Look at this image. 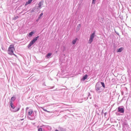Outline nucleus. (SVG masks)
Wrapping results in <instances>:
<instances>
[{"label":"nucleus","mask_w":131,"mask_h":131,"mask_svg":"<svg viewBox=\"0 0 131 131\" xmlns=\"http://www.w3.org/2000/svg\"><path fill=\"white\" fill-rule=\"evenodd\" d=\"M14 51H15V46H14V45H10L8 49V55H10L11 56H12V55H13L15 57H17V55L14 54Z\"/></svg>","instance_id":"1"},{"label":"nucleus","mask_w":131,"mask_h":131,"mask_svg":"<svg viewBox=\"0 0 131 131\" xmlns=\"http://www.w3.org/2000/svg\"><path fill=\"white\" fill-rule=\"evenodd\" d=\"M39 37V36H37L36 37H35L29 44L28 45V48H30V47H31L33 44L35 43V41H36V40H37V39H38V38Z\"/></svg>","instance_id":"2"},{"label":"nucleus","mask_w":131,"mask_h":131,"mask_svg":"<svg viewBox=\"0 0 131 131\" xmlns=\"http://www.w3.org/2000/svg\"><path fill=\"white\" fill-rule=\"evenodd\" d=\"M95 34H96V33L94 32L91 35L89 40V43L91 44L92 43V42H93V40H94V38H95Z\"/></svg>","instance_id":"3"},{"label":"nucleus","mask_w":131,"mask_h":131,"mask_svg":"<svg viewBox=\"0 0 131 131\" xmlns=\"http://www.w3.org/2000/svg\"><path fill=\"white\" fill-rule=\"evenodd\" d=\"M118 110L119 112H120V113H124V110L123 108L118 107Z\"/></svg>","instance_id":"4"},{"label":"nucleus","mask_w":131,"mask_h":131,"mask_svg":"<svg viewBox=\"0 0 131 131\" xmlns=\"http://www.w3.org/2000/svg\"><path fill=\"white\" fill-rule=\"evenodd\" d=\"M122 51H123V48L121 47L120 48H119L117 50V53H121V52H122Z\"/></svg>","instance_id":"5"},{"label":"nucleus","mask_w":131,"mask_h":131,"mask_svg":"<svg viewBox=\"0 0 131 131\" xmlns=\"http://www.w3.org/2000/svg\"><path fill=\"white\" fill-rule=\"evenodd\" d=\"M10 106L12 109H15V107L14 105V104H13V101H10Z\"/></svg>","instance_id":"6"},{"label":"nucleus","mask_w":131,"mask_h":131,"mask_svg":"<svg viewBox=\"0 0 131 131\" xmlns=\"http://www.w3.org/2000/svg\"><path fill=\"white\" fill-rule=\"evenodd\" d=\"M33 0H29L28 2L26 3L25 6H27L28 5H29L30 4H31Z\"/></svg>","instance_id":"7"},{"label":"nucleus","mask_w":131,"mask_h":131,"mask_svg":"<svg viewBox=\"0 0 131 131\" xmlns=\"http://www.w3.org/2000/svg\"><path fill=\"white\" fill-rule=\"evenodd\" d=\"M32 113H33V111L32 110H30L28 112V115L31 116V114H32Z\"/></svg>","instance_id":"8"},{"label":"nucleus","mask_w":131,"mask_h":131,"mask_svg":"<svg viewBox=\"0 0 131 131\" xmlns=\"http://www.w3.org/2000/svg\"><path fill=\"white\" fill-rule=\"evenodd\" d=\"M41 2H40L38 4V9H41Z\"/></svg>","instance_id":"9"},{"label":"nucleus","mask_w":131,"mask_h":131,"mask_svg":"<svg viewBox=\"0 0 131 131\" xmlns=\"http://www.w3.org/2000/svg\"><path fill=\"white\" fill-rule=\"evenodd\" d=\"M33 34H34V33L33 32H31L30 33H29V36L30 37H31V36H32V35H33Z\"/></svg>","instance_id":"10"},{"label":"nucleus","mask_w":131,"mask_h":131,"mask_svg":"<svg viewBox=\"0 0 131 131\" xmlns=\"http://www.w3.org/2000/svg\"><path fill=\"white\" fill-rule=\"evenodd\" d=\"M88 79V75H85L83 77V80H85V79Z\"/></svg>","instance_id":"11"},{"label":"nucleus","mask_w":131,"mask_h":131,"mask_svg":"<svg viewBox=\"0 0 131 131\" xmlns=\"http://www.w3.org/2000/svg\"><path fill=\"white\" fill-rule=\"evenodd\" d=\"M16 100V98H15L14 97H12L11 98V101L10 102H14V101H15Z\"/></svg>","instance_id":"12"},{"label":"nucleus","mask_w":131,"mask_h":131,"mask_svg":"<svg viewBox=\"0 0 131 131\" xmlns=\"http://www.w3.org/2000/svg\"><path fill=\"white\" fill-rule=\"evenodd\" d=\"M76 41H77V38H76L75 40H73V45H75V43H76Z\"/></svg>","instance_id":"13"},{"label":"nucleus","mask_w":131,"mask_h":131,"mask_svg":"<svg viewBox=\"0 0 131 131\" xmlns=\"http://www.w3.org/2000/svg\"><path fill=\"white\" fill-rule=\"evenodd\" d=\"M50 56H52V53H48L47 55V56H46V57H47V58H50Z\"/></svg>","instance_id":"14"},{"label":"nucleus","mask_w":131,"mask_h":131,"mask_svg":"<svg viewBox=\"0 0 131 131\" xmlns=\"http://www.w3.org/2000/svg\"><path fill=\"white\" fill-rule=\"evenodd\" d=\"M100 90H101V88L99 87V86H96V91H100Z\"/></svg>","instance_id":"15"},{"label":"nucleus","mask_w":131,"mask_h":131,"mask_svg":"<svg viewBox=\"0 0 131 131\" xmlns=\"http://www.w3.org/2000/svg\"><path fill=\"white\" fill-rule=\"evenodd\" d=\"M19 110H20V107L17 108L16 109V110L13 111V112H18V111H19Z\"/></svg>","instance_id":"16"},{"label":"nucleus","mask_w":131,"mask_h":131,"mask_svg":"<svg viewBox=\"0 0 131 131\" xmlns=\"http://www.w3.org/2000/svg\"><path fill=\"white\" fill-rule=\"evenodd\" d=\"M42 110H43V111H45L46 112H48V113H51V112L48 111L47 110H46L43 108H42Z\"/></svg>","instance_id":"17"},{"label":"nucleus","mask_w":131,"mask_h":131,"mask_svg":"<svg viewBox=\"0 0 131 131\" xmlns=\"http://www.w3.org/2000/svg\"><path fill=\"white\" fill-rule=\"evenodd\" d=\"M101 83L103 88H105V83L103 82H101Z\"/></svg>","instance_id":"18"},{"label":"nucleus","mask_w":131,"mask_h":131,"mask_svg":"<svg viewBox=\"0 0 131 131\" xmlns=\"http://www.w3.org/2000/svg\"><path fill=\"white\" fill-rule=\"evenodd\" d=\"M19 18V16H16L14 17V18L13 19V20H17V19H18Z\"/></svg>","instance_id":"19"},{"label":"nucleus","mask_w":131,"mask_h":131,"mask_svg":"<svg viewBox=\"0 0 131 131\" xmlns=\"http://www.w3.org/2000/svg\"><path fill=\"white\" fill-rule=\"evenodd\" d=\"M43 15V13H41L40 15H39V19L40 18V17H41Z\"/></svg>","instance_id":"20"},{"label":"nucleus","mask_w":131,"mask_h":131,"mask_svg":"<svg viewBox=\"0 0 131 131\" xmlns=\"http://www.w3.org/2000/svg\"><path fill=\"white\" fill-rule=\"evenodd\" d=\"M38 131H42V128H39L38 129Z\"/></svg>","instance_id":"21"},{"label":"nucleus","mask_w":131,"mask_h":131,"mask_svg":"<svg viewBox=\"0 0 131 131\" xmlns=\"http://www.w3.org/2000/svg\"><path fill=\"white\" fill-rule=\"evenodd\" d=\"M96 2V0H93V3H95Z\"/></svg>","instance_id":"22"},{"label":"nucleus","mask_w":131,"mask_h":131,"mask_svg":"<svg viewBox=\"0 0 131 131\" xmlns=\"http://www.w3.org/2000/svg\"><path fill=\"white\" fill-rule=\"evenodd\" d=\"M79 26L80 27V24L79 25Z\"/></svg>","instance_id":"23"},{"label":"nucleus","mask_w":131,"mask_h":131,"mask_svg":"<svg viewBox=\"0 0 131 131\" xmlns=\"http://www.w3.org/2000/svg\"><path fill=\"white\" fill-rule=\"evenodd\" d=\"M61 131H63V130H61Z\"/></svg>","instance_id":"24"}]
</instances>
